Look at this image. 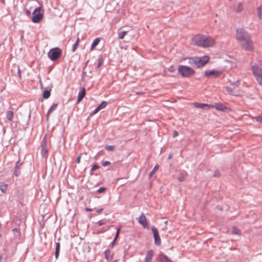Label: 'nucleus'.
<instances>
[{"mask_svg": "<svg viewBox=\"0 0 262 262\" xmlns=\"http://www.w3.org/2000/svg\"><path fill=\"white\" fill-rule=\"evenodd\" d=\"M104 254L105 258L106 259H107V260L112 259V258L113 257V253H111V251L110 250H109V249L106 250L104 251Z\"/></svg>", "mask_w": 262, "mask_h": 262, "instance_id": "a211bd4d", "label": "nucleus"}, {"mask_svg": "<svg viewBox=\"0 0 262 262\" xmlns=\"http://www.w3.org/2000/svg\"><path fill=\"white\" fill-rule=\"evenodd\" d=\"M128 32V31H121V29H120L118 32V38L120 39H123Z\"/></svg>", "mask_w": 262, "mask_h": 262, "instance_id": "412c9836", "label": "nucleus"}, {"mask_svg": "<svg viewBox=\"0 0 262 262\" xmlns=\"http://www.w3.org/2000/svg\"><path fill=\"white\" fill-rule=\"evenodd\" d=\"M251 70L256 81L262 86V69L257 65H254L252 67Z\"/></svg>", "mask_w": 262, "mask_h": 262, "instance_id": "20e7f679", "label": "nucleus"}, {"mask_svg": "<svg viewBox=\"0 0 262 262\" xmlns=\"http://www.w3.org/2000/svg\"><path fill=\"white\" fill-rule=\"evenodd\" d=\"M98 224L101 226L102 225H103V224H104V223H103L102 221H100L98 222Z\"/></svg>", "mask_w": 262, "mask_h": 262, "instance_id": "a18cd8bd", "label": "nucleus"}, {"mask_svg": "<svg viewBox=\"0 0 262 262\" xmlns=\"http://www.w3.org/2000/svg\"><path fill=\"white\" fill-rule=\"evenodd\" d=\"M79 41H80V39H79V38H78L76 40V42L73 46V48H72L73 52H75L76 51V50L77 49V47H78Z\"/></svg>", "mask_w": 262, "mask_h": 262, "instance_id": "bb28decb", "label": "nucleus"}, {"mask_svg": "<svg viewBox=\"0 0 262 262\" xmlns=\"http://www.w3.org/2000/svg\"><path fill=\"white\" fill-rule=\"evenodd\" d=\"M106 190V188L105 187H101L97 190V192L99 193H101L102 192H103Z\"/></svg>", "mask_w": 262, "mask_h": 262, "instance_id": "e433bc0d", "label": "nucleus"}, {"mask_svg": "<svg viewBox=\"0 0 262 262\" xmlns=\"http://www.w3.org/2000/svg\"><path fill=\"white\" fill-rule=\"evenodd\" d=\"M178 135H179V133H178V132L177 130H174V131L173 132L172 137L173 138L177 137V136H178Z\"/></svg>", "mask_w": 262, "mask_h": 262, "instance_id": "ea45409f", "label": "nucleus"}, {"mask_svg": "<svg viewBox=\"0 0 262 262\" xmlns=\"http://www.w3.org/2000/svg\"><path fill=\"white\" fill-rule=\"evenodd\" d=\"M169 71L171 72H174L175 71V69L174 68V67L173 66H170L169 68V69H168Z\"/></svg>", "mask_w": 262, "mask_h": 262, "instance_id": "a19ab883", "label": "nucleus"}, {"mask_svg": "<svg viewBox=\"0 0 262 262\" xmlns=\"http://www.w3.org/2000/svg\"><path fill=\"white\" fill-rule=\"evenodd\" d=\"M58 104L57 103H54L49 108V110L48 111L47 114V117L48 118L49 117L51 113L54 111L57 107Z\"/></svg>", "mask_w": 262, "mask_h": 262, "instance_id": "4be33fe9", "label": "nucleus"}, {"mask_svg": "<svg viewBox=\"0 0 262 262\" xmlns=\"http://www.w3.org/2000/svg\"><path fill=\"white\" fill-rule=\"evenodd\" d=\"M50 96V92L49 91H45L43 93V97L45 99H48Z\"/></svg>", "mask_w": 262, "mask_h": 262, "instance_id": "7c9ffc66", "label": "nucleus"}, {"mask_svg": "<svg viewBox=\"0 0 262 262\" xmlns=\"http://www.w3.org/2000/svg\"><path fill=\"white\" fill-rule=\"evenodd\" d=\"M231 233L232 234L239 235V230L235 227H233L231 229Z\"/></svg>", "mask_w": 262, "mask_h": 262, "instance_id": "c85d7f7f", "label": "nucleus"}, {"mask_svg": "<svg viewBox=\"0 0 262 262\" xmlns=\"http://www.w3.org/2000/svg\"><path fill=\"white\" fill-rule=\"evenodd\" d=\"M225 89L227 92H228L230 94H232V92L230 90V88L229 87L227 86L225 88Z\"/></svg>", "mask_w": 262, "mask_h": 262, "instance_id": "c03bdc74", "label": "nucleus"}, {"mask_svg": "<svg viewBox=\"0 0 262 262\" xmlns=\"http://www.w3.org/2000/svg\"><path fill=\"white\" fill-rule=\"evenodd\" d=\"M100 42V39L99 38H96L95 39L92 44L91 50H93L95 47Z\"/></svg>", "mask_w": 262, "mask_h": 262, "instance_id": "5701e85b", "label": "nucleus"}, {"mask_svg": "<svg viewBox=\"0 0 262 262\" xmlns=\"http://www.w3.org/2000/svg\"><path fill=\"white\" fill-rule=\"evenodd\" d=\"M113 262H118V259H116L114 261H113Z\"/></svg>", "mask_w": 262, "mask_h": 262, "instance_id": "8fccbe9b", "label": "nucleus"}, {"mask_svg": "<svg viewBox=\"0 0 262 262\" xmlns=\"http://www.w3.org/2000/svg\"><path fill=\"white\" fill-rule=\"evenodd\" d=\"M257 15L259 19L261 18L262 16V8L261 7H259L257 8Z\"/></svg>", "mask_w": 262, "mask_h": 262, "instance_id": "c756f323", "label": "nucleus"}, {"mask_svg": "<svg viewBox=\"0 0 262 262\" xmlns=\"http://www.w3.org/2000/svg\"><path fill=\"white\" fill-rule=\"evenodd\" d=\"M191 42L193 45L204 48L212 47L216 42L212 36L202 34L194 35L191 38Z\"/></svg>", "mask_w": 262, "mask_h": 262, "instance_id": "f257e3e1", "label": "nucleus"}, {"mask_svg": "<svg viewBox=\"0 0 262 262\" xmlns=\"http://www.w3.org/2000/svg\"><path fill=\"white\" fill-rule=\"evenodd\" d=\"M184 59L188 60V63L198 68H201L206 64L209 60L208 56L205 55L202 57H192L185 58Z\"/></svg>", "mask_w": 262, "mask_h": 262, "instance_id": "f03ea898", "label": "nucleus"}, {"mask_svg": "<svg viewBox=\"0 0 262 262\" xmlns=\"http://www.w3.org/2000/svg\"><path fill=\"white\" fill-rule=\"evenodd\" d=\"M212 108H215L216 110L221 111H225L227 108L224 104L220 103H216L214 104H212Z\"/></svg>", "mask_w": 262, "mask_h": 262, "instance_id": "2eb2a0df", "label": "nucleus"}, {"mask_svg": "<svg viewBox=\"0 0 262 262\" xmlns=\"http://www.w3.org/2000/svg\"><path fill=\"white\" fill-rule=\"evenodd\" d=\"M159 166L158 165H156L152 169V170L149 173V177H151L152 176L155 174L159 169Z\"/></svg>", "mask_w": 262, "mask_h": 262, "instance_id": "a878e982", "label": "nucleus"}, {"mask_svg": "<svg viewBox=\"0 0 262 262\" xmlns=\"http://www.w3.org/2000/svg\"><path fill=\"white\" fill-rule=\"evenodd\" d=\"M248 37L249 36L243 29L238 28L236 30V38L240 43Z\"/></svg>", "mask_w": 262, "mask_h": 262, "instance_id": "6e6552de", "label": "nucleus"}, {"mask_svg": "<svg viewBox=\"0 0 262 262\" xmlns=\"http://www.w3.org/2000/svg\"><path fill=\"white\" fill-rule=\"evenodd\" d=\"M178 71L179 73L183 77H190L195 73L193 69L187 66H179Z\"/></svg>", "mask_w": 262, "mask_h": 262, "instance_id": "7ed1b4c3", "label": "nucleus"}, {"mask_svg": "<svg viewBox=\"0 0 262 262\" xmlns=\"http://www.w3.org/2000/svg\"><path fill=\"white\" fill-rule=\"evenodd\" d=\"M240 44L242 48L246 51H252L254 50L253 41L250 37L246 38Z\"/></svg>", "mask_w": 262, "mask_h": 262, "instance_id": "423d86ee", "label": "nucleus"}, {"mask_svg": "<svg viewBox=\"0 0 262 262\" xmlns=\"http://www.w3.org/2000/svg\"><path fill=\"white\" fill-rule=\"evenodd\" d=\"M98 168H99V166L97 164H95L92 167L91 171V172H93L94 171H95V170H96Z\"/></svg>", "mask_w": 262, "mask_h": 262, "instance_id": "4c0bfd02", "label": "nucleus"}, {"mask_svg": "<svg viewBox=\"0 0 262 262\" xmlns=\"http://www.w3.org/2000/svg\"><path fill=\"white\" fill-rule=\"evenodd\" d=\"M120 228L117 229L115 237V238L114 239V241H113V243H115V242L116 241V240H117V238H118V237L119 236V233H120Z\"/></svg>", "mask_w": 262, "mask_h": 262, "instance_id": "72a5a7b5", "label": "nucleus"}, {"mask_svg": "<svg viewBox=\"0 0 262 262\" xmlns=\"http://www.w3.org/2000/svg\"><path fill=\"white\" fill-rule=\"evenodd\" d=\"M85 209L86 211H92L93 210L92 209L89 208H86Z\"/></svg>", "mask_w": 262, "mask_h": 262, "instance_id": "49530a36", "label": "nucleus"}, {"mask_svg": "<svg viewBox=\"0 0 262 262\" xmlns=\"http://www.w3.org/2000/svg\"><path fill=\"white\" fill-rule=\"evenodd\" d=\"M1 236V234H0V236Z\"/></svg>", "mask_w": 262, "mask_h": 262, "instance_id": "6e6d98bb", "label": "nucleus"}, {"mask_svg": "<svg viewBox=\"0 0 262 262\" xmlns=\"http://www.w3.org/2000/svg\"><path fill=\"white\" fill-rule=\"evenodd\" d=\"M41 7L36 8L33 11L32 20L34 23L40 22L43 18V15L40 13Z\"/></svg>", "mask_w": 262, "mask_h": 262, "instance_id": "0eeeda50", "label": "nucleus"}, {"mask_svg": "<svg viewBox=\"0 0 262 262\" xmlns=\"http://www.w3.org/2000/svg\"><path fill=\"white\" fill-rule=\"evenodd\" d=\"M1 258H2V255L0 254V260H1Z\"/></svg>", "mask_w": 262, "mask_h": 262, "instance_id": "603ef678", "label": "nucleus"}, {"mask_svg": "<svg viewBox=\"0 0 262 262\" xmlns=\"http://www.w3.org/2000/svg\"><path fill=\"white\" fill-rule=\"evenodd\" d=\"M41 154L43 156L47 157L48 150L47 148H42L41 151Z\"/></svg>", "mask_w": 262, "mask_h": 262, "instance_id": "2f4dec72", "label": "nucleus"}, {"mask_svg": "<svg viewBox=\"0 0 262 262\" xmlns=\"http://www.w3.org/2000/svg\"><path fill=\"white\" fill-rule=\"evenodd\" d=\"M13 117V112L11 111H9L6 113V117L10 121H11L12 120Z\"/></svg>", "mask_w": 262, "mask_h": 262, "instance_id": "b1692460", "label": "nucleus"}, {"mask_svg": "<svg viewBox=\"0 0 262 262\" xmlns=\"http://www.w3.org/2000/svg\"><path fill=\"white\" fill-rule=\"evenodd\" d=\"M107 104V103L105 101H102L100 105L98 106L97 108H96L92 113L90 114L91 116H92L94 114H96L100 110H101L102 108H105Z\"/></svg>", "mask_w": 262, "mask_h": 262, "instance_id": "4468645a", "label": "nucleus"}, {"mask_svg": "<svg viewBox=\"0 0 262 262\" xmlns=\"http://www.w3.org/2000/svg\"><path fill=\"white\" fill-rule=\"evenodd\" d=\"M17 168H18V164H17V165L15 166V172H14V174L16 176H18V174H19V172L17 171Z\"/></svg>", "mask_w": 262, "mask_h": 262, "instance_id": "79ce46f5", "label": "nucleus"}, {"mask_svg": "<svg viewBox=\"0 0 262 262\" xmlns=\"http://www.w3.org/2000/svg\"><path fill=\"white\" fill-rule=\"evenodd\" d=\"M252 118L254 119L256 121L258 122L262 123V115L252 117Z\"/></svg>", "mask_w": 262, "mask_h": 262, "instance_id": "473e14b6", "label": "nucleus"}, {"mask_svg": "<svg viewBox=\"0 0 262 262\" xmlns=\"http://www.w3.org/2000/svg\"><path fill=\"white\" fill-rule=\"evenodd\" d=\"M138 221L139 224L143 226V227L147 228L148 227V223L146 217L143 213H142L139 218H138Z\"/></svg>", "mask_w": 262, "mask_h": 262, "instance_id": "9b49d317", "label": "nucleus"}, {"mask_svg": "<svg viewBox=\"0 0 262 262\" xmlns=\"http://www.w3.org/2000/svg\"><path fill=\"white\" fill-rule=\"evenodd\" d=\"M101 164L103 166H108V165H110L111 164V163L109 162V161H102L101 162Z\"/></svg>", "mask_w": 262, "mask_h": 262, "instance_id": "c9c22d12", "label": "nucleus"}, {"mask_svg": "<svg viewBox=\"0 0 262 262\" xmlns=\"http://www.w3.org/2000/svg\"><path fill=\"white\" fill-rule=\"evenodd\" d=\"M230 85L233 86L238 87L240 85V80H237L235 81H231V80H229Z\"/></svg>", "mask_w": 262, "mask_h": 262, "instance_id": "cd10ccee", "label": "nucleus"}, {"mask_svg": "<svg viewBox=\"0 0 262 262\" xmlns=\"http://www.w3.org/2000/svg\"><path fill=\"white\" fill-rule=\"evenodd\" d=\"M151 230L154 234L155 244L158 246H160L161 244V242L158 229L156 227L152 226L151 227Z\"/></svg>", "mask_w": 262, "mask_h": 262, "instance_id": "9d476101", "label": "nucleus"}, {"mask_svg": "<svg viewBox=\"0 0 262 262\" xmlns=\"http://www.w3.org/2000/svg\"><path fill=\"white\" fill-rule=\"evenodd\" d=\"M61 53V50L59 48H55L51 49L48 52V55L51 60L55 61L60 57Z\"/></svg>", "mask_w": 262, "mask_h": 262, "instance_id": "39448f33", "label": "nucleus"}, {"mask_svg": "<svg viewBox=\"0 0 262 262\" xmlns=\"http://www.w3.org/2000/svg\"><path fill=\"white\" fill-rule=\"evenodd\" d=\"M153 256L154 251L152 250H149L146 253L144 262H152Z\"/></svg>", "mask_w": 262, "mask_h": 262, "instance_id": "dca6fc26", "label": "nucleus"}, {"mask_svg": "<svg viewBox=\"0 0 262 262\" xmlns=\"http://www.w3.org/2000/svg\"><path fill=\"white\" fill-rule=\"evenodd\" d=\"M159 262H172L166 256L161 254L159 256Z\"/></svg>", "mask_w": 262, "mask_h": 262, "instance_id": "aec40b11", "label": "nucleus"}, {"mask_svg": "<svg viewBox=\"0 0 262 262\" xmlns=\"http://www.w3.org/2000/svg\"><path fill=\"white\" fill-rule=\"evenodd\" d=\"M60 244L59 243H57L56 244V249H55V257L56 258H58L59 250H60Z\"/></svg>", "mask_w": 262, "mask_h": 262, "instance_id": "393cba45", "label": "nucleus"}, {"mask_svg": "<svg viewBox=\"0 0 262 262\" xmlns=\"http://www.w3.org/2000/svg\"><path fill=\"white\" fill-rule=\"evenodd\" d=\"M107 149H108V150H112V149L113 148H107Z\"/></svg>", "mask_w": 262, "mask_h": 262, "instance_id": "3c124183", "label": "nucleus"}, {"mask_svg": "<svg viewBox=\"0 0 262 262\" xmlns=\"http://www.w3.org/2000/svg\"><path fill=\"white\" fill-rule=\"evenodd\" d=\"M27 12L28 14H29L30 12L29 11H27Z\"/></svg>", "mask_w": 262, "mask_h": 262, "instance_id": "864d4df0", "label": "nucleus"}, {"mask_svg": "<svg viewBox=\"0 0 262 262\" xmlns=\"http://www.w3.org/2000/svg\"><path fill=\"white\" fill-rule=\"evenodd\" d=\"M193 105L196 108H201L203 109L209 110L212 108V104H208L206 103H200L198 102L193 103Z\"/></svg>", "mask_w": 262, "mask_h": 262, "instance_id": "ddd939ff", "label": "nucleus"}, {"mask_svg": "<svg viewBox=\"0 0 262 262\" xmlns=\"http://www.w3.org/2000/svg\"><path fill=\"white\" fill-rule=\"evenodd\" d=\"M187 176V173L185 171L180 172L179 174V176L178 178V181L179 182H183L184 181L186 177Z\"/></svg>", "mask_w": 262, "mask_h": 262, "instance_id": "6ab92c4d", "label": "nucleus"}, {"mask_svg": "<svg viewBox=\"0 0 262 262\" xmlns=\"http://www.w3.org/2000/svg\"><path fill=\"white\" fill-rule=\"evenodd\" d=\"M103 210V208H101L100 209H98L97 210V213H100Z\"/></svg>", "mask_w": 262, "mask_h": 262, "instance_id": "de8ad7c7", "label": "nucleus"}, {"mask_svg": "<svg viewBox=\"0 0 262 262\" xmlns=\"http://www.w3.org/2000/svg\"><path fill=\"white\" fill-rule=\"evenodd\" d=\"M244 9V4L242 2H237L234 6V10L235 12L239 13Z\"/></svg>", "mask_w": 262, "mask_h": 262, "instance_id": "f8f14e48", "label": "nucleus"}, {"mask_svg": "<svg viewBox=\"0 0 262 262\" xmlns=\"http://www.w3.org/2000/svg\"><path fill=\"white\" fill-rule=\"evenodd\" d=\"M107 147L111 148V147H112V146H108Z\"/></svg>", "mask_w": 262, "mask_h": 262, "instance_id": "5fc2aeb1", "label": "nucleus"}, {"mask_svg": "<svg viewBox=\"0 0 262 262\" xmlns=\"http://www.w3.org/2000/svg\"><path fill=\"white\" fill-rule=\"evenodd\" d=\"M222 74V72L220 71L215 70H209L205 71L204 72V75L208 78L211 77H218Z\"/></svg>", "mask_w": 262, "mask_h": 262, "instance_id": "1a4fd4ad", "label": "nucleus"}, {"mask_svg": "<svg viewBox=\"0 0 262 262\" xmlns=\"http://www.w3.org/2000/svg\"><path fill=\"white\" fill-rule=\"evenodd\" d=\"M7 188V185H3L0 187V189L3 192H5Z\"/></svg>", "mask_w": 262, "mask_h": 262, "instance_id": "f704fd0d", "label": "nucleus"}, {"mask_svg": "<svg viewBox=\"0 0 262 262\" xmlns=\"http://www.w3.org/2000/svg\"><path fill=\"white\" fill-rule=\"evenodd\" d=\"M102 59L101 58H99L97 65V68H99V67H100L102 63Z\"/></svg>", "mask_w": 262, "mask_h": 262, "instance_id": "58836bf2", "label": "nucleus"}, {"mask_svg": "<svg viewBox=\"0 0 262 262\" xmlns=\"http://www.w3.org/2000/svg\"><path fill=\"white\" fill-rule=\"evenodd\" d=\"M85 95V90L84 88H82L80 91L78 93L77 102L79 103L84 98Z\"/></svg>", "mask_w": 262, "mask_h": 262, "instance_id": "f3484780", "label": "nucleus"}, {"mask_svg": "<svg viewBox=\"0 0 262 262\" xmlns=\"http://www.w3.org/2000/svg\"><path fill=\"white\" fill-rule=\"evenodd\" d=\"M172 157V155H171V154H170L169 155V157H168V159H170V158H171V157Z\"/></svg>", "mask_w": 262, "mask_h": 262, "instance_id": "09e8293b", "label": "nucleus"}, {"mask_svg": "<svg viewBox=\"0 0 262 262\" xmlns=\"http://www.w3.org/2000/svg\"><path fill=\"white\" fill-rule=\"evenodd\" d=\"M80 159H81V155H79L78 157L76 159V162L77 163H79L80 162Z\"/></svg>", "mask_w": 262, "mask_h": 262, "instance_id": "37998d69", "label": "nucleus"}]
</instances>
